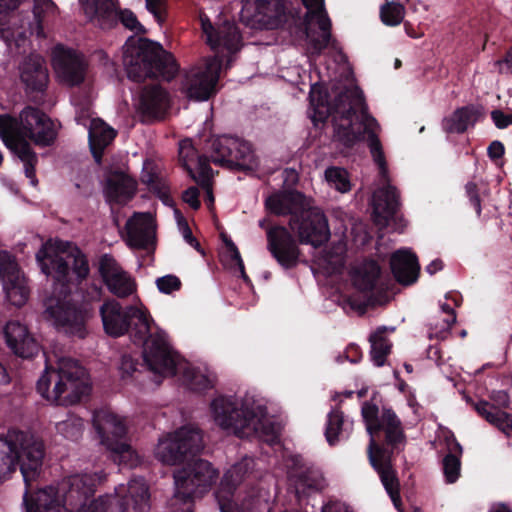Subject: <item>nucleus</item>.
<instances>
[{
    "instance_id": "obj_46",
    "label": "nucleus",
    "mask_w": 512,
    "mask_h": 512,
    "mask_svg": "<svg viewBox=\"0 0 512 512\" xmlns=\"http://www.w3.org/2000/svg\"><path fill=\"white\" fill-rule=\"evenodd\" d=\"M214 177L213 169L210 166L209 157L199 159V173L195 180L206 192L205 201L208 205L214 204V195L212 190V179Z\"/></svg>"
},
{
    "instance_id": "obj_41",
    "label": "nucleus",
    "mask_w": 512,
    "mask_h": 512,
    "mask_svg": "<svg viewBox=\"0 0 512 512\" xmlns=\"http://www.w3.org/2000/svg\"><path fill=\"white\" fill-rule=\"evenodd\" d=\"M251 463H252V461H250L248 459H244L243 461L233 465L232 468L225 473V475L221 481V485L227 486V493L229 495V498H227L225 501L219 499L218 492L216 493V497L218 499L219 507L221 506V504L225 505L226 512H228L227 511V503L230 502V498L233 496V493L236 490L237 486L241 483L244 476L251 469V467H250Z\"/></svg>"
},
{
    "instance_id": "obj_40",
    "label": "nucleus",
    "mask_w": 512,
    "mask_h": 512,
    "mask_svg": "<svg viewBox=\"0 0 512 512\" xmlns=\"http://www.w3.org/2000/svg\"><path fill=\"white\" fill-rule=\"evenodd\" d=\"M251 463H252V461H250L248 459H244L243 461L233 465L232 468L225 473V475L221 481V485L227 486V493L229 495V498H227L225 501L219 499L218 492L216 493V497L218 499L219 507L221 506V504L225 505L226 512H228L227 511V503L230 502V498L233 496V493L236 490L237 486L241 483L244 476L251 469V467H250Z\"/></svg>"
},
{
    "instance_id": "obj_43",
    "label": "nucleus",
    "mask_w": 512,
    "mask_h": 512,
    "mask_svg": "<svg viewBox=\"0 0 512 512\" xmlns=\"http://www.w3.org/2000/svg\"><path fill=\"white\" fill-rule=\"evenodd\" d=\"M386 327H379L369 337L371 343V359L377 367L385 364L387 356L391 352L392 344L386 337Z\"/></svg>"
},
{
    "instance_id": "obj_18",
    "label": "nucleus",
    "mask_w": 512,
    "mask_h": 512,
    "mask_svg": "<svg viewBox=\"0 0 512 512\" xmlns=\"http://www.w3.org/2000/svg\"><path fill=\"white\" fill-rule=\"evenodd\" d=\"M289 227L298 236L299 243L319 248L330 239L326 215L317 208L301 210L289 219Z\"/></svg>"
},
{
    "instance_id": "obj_48",
    "label": "nucleus",
    "mask_w": 512,
    "mask_h": 512,
    "mask_svg": "<svg viewBox=\"0 0 512 512\" xmlns=\"http://www.w3.org/2000/svg\"><path fill=\"white\" fill-rule=\"evenodd\" d=\"M141 181L160 197L167 194L165 183L153 167L144 166L141 173Z\"/></svg>"
},
{
    "instance_id": "obj_55",
    "label": "nucleus",
    "mask_w": 512,
    "mask_h": 512,
    "mask_svg": "<svg viewBox=\"0 0 512 512\" xmlns=\"http://www.w3.org/2000/svg\"><path fill=\"white\" fill-rule=\"evenodd\" d=\"M138 360L133 359L130 355H123L121 357L120 362V371L122 372V377H130L134 372L137 371Z\"/></svg>"
},
{
    "instance_id": "obj_60",
    "label": "nucleus",
    "mask_w": 512,
    "mask_h": 512,
    "mask_svg": "<svg viewBox=\"0 0 512 512\" xmlns=\"http://www.w3.org/2000/svg\"><path fill=\"white\" fill-rule=\"evenodd\" d=\"M165 0H146L147 10L154 15L157 20L161 19Z\"/></svg>"
},
{
    "instance_id": "obj_32",
    "label": "nucleus",
    "mask_w": 512,
    "mask_h": 512,
    "mask_svg": "<svg viewBox=\"0 0 512 512\" xmlns=\"http://www.w3.org/2000/svg\"><path fill=\"white\" fill-rule=\"evenodd\" d=\"M136 192V182L123 172H114L105 183L104 193L109 203L126 204Z\"/></svg>"
},
{
    "instance_id": "obj_35",
    "label": "nucleus",
    "mask_w": 512,
    "mask_h": 512,
    "mask_svg": "<svg viewBox=\"0 0 512 512\" xmlns=\"http://www.w3.org/2000/svg\"><path fill=\"white\" fill-rule=\"evenodd\" d=\"M350 275L356 289L361 292H371L375 289L380 278L381 267L376 260L367 259L354 267Z\"/></svg>"
},
{
    "instance_id": "obj_7",
    "label": "nucleus",
    "mask_w": 512,
    "mask_h": 512,
    "mask_svg": "<svg viewBox=\"0 0 512 512\" xmlns=\"http://www.w3.org/2000/svg\"><path fill=\"white\" fill-rule=\"evenodd\" d=\"M123 62L128 78L135 82L147 78L170 82L180 70L174 55L160 44L133 36L125 43Z\"/></svg>"
},
{
    "instance_id": "obj_50",
    "label": "nucleus",
    "mask_w": 512,
    "mask_h": 512,
    "mask_svg": "<svg viewBox=\"0 0 512 512\" xmlns=\"http://www.w3.org/2000/svg\"><path fill=\"white\" fill-rule=\"evenodd\" d=\"M185 377L189 387L194 391L203 392L212 388L210 379L199 371H187Z\"/></svg>"
},
{
    "instance_id": "obj_9",
    "label": "nucleus",
    "mask_w": 512,
    "mask_h": 512,
    "mask_svg": "<svg viewBox=\"0 0 512 512\" xmlns=\"http://www.w3.org/2000/svg\"><path fill=\"white\" fill-rule=\"evenodd\" d=\"M211 410L216 424L239 438L256 437L270 445L279 441L273 422L258 417L251 409L239 406L232 397H216L211 403Z\"/></svg>"
},
{
    "instance_id": "obj_54",
    "label": "nucleus",
    "mask_w": 512,
    "mask_h": 512,
    "mask_svg": "<svg viewBox=\"0 0 512 512\" xmlns=\"http://www.w3.org/2000/svg\"><path fill=\"white\" fill-rule=\"evenodd\" d=\"M221 239L226 248L225 256L229 258L230 262L235 263L237 261L242 260L240 252L235 243L232 241V239L226 234H221Z\"/></svg>"
},
{
    "instance_id": "obj_31",
    "label": "nucleus",
    "mask_w": 512,
    "mask_h": 512,
    "mask_svg": "<svg viewBox=\"0 0 512 512\" xmlns=\"http://www.w3.org/2000/svg\"><path fill=\"white\" fill-rule=\"evenodd\" d=\"M242 13L258 22L275 25L284 12L280 0H241Z\"/></svg>"
},
{
    "instance_id": "obj_52",
    "label": "nucleus",
    "mask_w": 512,
    "mask_h": 512,
    "mask_svg": "<svg viewBox=\"0 0 512 512\" xmlns=\"http://www.w3.org/2000/svg\"><path fill=\"white\" fill-rule=\"evenodd\" d=\"M464 188L465 195L468 198L470 205L474 208L477 217H480L482 214V200L479 194L478 185L473 181H469L465 184Z\"/></svg>"
},
{
    "instance_id": "obj_3",
    "label": "nucleus",
    "mask_w": 512,
    "mask_h": 512,
    "mask_svg": "<svg viewBox=\"0 0 512 512\" xmlns=\"http://www.w3.org/2000/svg\"><path fill=\"white\" fill-rule=\"evenodd\" d=\"M382 395L373 391L371 398L361 406V416L370 436L368 457L371 466L379 474L381 482L394 503L399 499V481L392 467L394 453L406 444V435L400 418L391 407L379 405Z\"/></svg>"
},
{
    "instance_id": "obj_56",
    "label": "nucleus",
    "mask_w": 512,
    "mask_h": 512,
    "mask_svg": "<svg viewBox=\"0 0 512 512\" xmlns=\"http://www.w3.org/2000/svg\"><path fill=\"white\" fill-rule=\"evenodd\" d=\"M199 190L197 187L192 186L187 188L182 195V199L185 203H187L192 209L198 210L201 206V202L199 200Z\"/></svg>"
},
{
    "instance_id": "obj_14",
    "label": "nucleus",
    "mask_w": 512,
    "mask_h": 512,
    "mask_svg": "<svg viewBox=\"0 0 512 512\" xmlns=\"http://www.w3.org/2000/svg\"><path fill=\"white\" fill-rule=\"evenodd\" d=\"M93 426L101 444L115 455V459L130 466L134 465L135 452L126 441V425L117 415L104 410L96 411L93 416Z\"/></svg>"
},
{
    "instance_id": "obj_34",
    "label": "nucleus",
    "mask_w": 512,
    "mask_h": 512,
    "mask_svg": "<svg viewBox=\"0 0 512 512\" xmlns=\"http://www.w3.org/2000/svg\"><path fill=\"white\" fill-rule=\"evenodd\" d=\"M481 116L482 111L479 107L473 104L462 106L442 120V129L448 134H463L468 127H473Z\"/></svg>"
},
{
    "instance_id": "obj_33",
    "label": "nucleus",
    "mask_w": 512,
    "mask_h": 512,
    "mask_svg": "<svg viewBox=\"0 0 512 512\" xmlns=\"http://www.w3.org/2000/svg\"><path fill=\"white\" fill-rule=\"evenodd\" d=\"M127 244L136 249H148L153 237L150 234V216L145 213H134L125 224Z\"/></svg>"
},
{
    "instance_id": "obj_23",
    "label": "nucleus",
    "mask_w": 512,
    "mask_h": 512,
    "mask_svg": "<svg viewBox=\"0 0 512 512\" xmlns=\"http://www.w3.org/2000/svg\"><path fill=\"white\" fill-rule=\"evenodd\" d=\"M200 24L207 43L213 50L222 48L232 55L241 49L242 36L234 22L224 21L221 25L214 27L209 17L201 14Z\"/></svg>"
},
{
    "instance_id": "obj_53",
    "label": "nucleus",
    "mask_w": 512,
    "mask_h": 512,
    "mask_svg": "<svg viewBox=\"0 0 512 512\" xmlns=\"http://www.w3.org/2000/svg\"><path fill=\"white\" fill-rule=\"evenodd\" d=\"M56 5L52 0H37L34 4L33 14L38 28L42 29V22L45 13H54Z\"/></svg>"
},
{
    "instance_id": "obj_19",
    "label": "nucleus",
    "mask_w": 512,
    "mask_h": 512,
    "mask_svg": "<svg viewBox=\"0 0 512 512\" xmlns=\"http://www.w3.org/2000/svg\"><path fill=\"white\" fill-rule=\"evenodd\" d=\"M221 60H207L202 66L191 68L183 80V88L188 98L196 101H206L216 93L219 80Z\"/></svg>"
},
{
    "instance_id": "obj_29",
    "label": "nucleus",
    "mask_w": 512,
    "mask_h": 512,
    "mask_svg": "<svg viewBox=\"0 0 512 512\" xmlns=\"http://www.w3.org/2000/svg\"><path fill=\"white\" fill-rule=\"evenodd\" d=\"M390 269L399 284L408 286L417 281L420 265L414 253L406 249H399L390 257Z\"/></svg>"
},
{
    "instance_id": "obj_13",
    "label": "nucleus",
    "mask_w": 512,
    "mask_h": 512,
    "mask_svg": "<svg viewBox=\"0 0 512 512\" xmlns=\"http://www.w3.org/2000/svg\"><path fill=\"white\" fill-rule=\"evenodd\" d=\"M210 162L231 171L253 172L259 166L252 145L239 137L220 135L211 140Z\"/></svg>"
},
{
    "instance_id": "obj_17",
    "label": "nucleus",
    "mask_w": 512,
    "mask_h": 512,
    "mask_svg": "<svg viewBox=\"0 0 512 512\" xmlns=\"http://www.w3.org/2000/svg\"><path fill=\"white\" fill-rule=\"evenodd\" d=\"M288 461V482L298 500L322 492L326 488L327 482L323 472L313 462L300 454L291 455Z\"/></svg>"
},
{
    "instance_id": "obj_24",
    "label": "nucleus",
    "mask_w": 512,
    "mask_h": 512,
    "mask_svg": "<svg viewBox=\"0 0 512 512\" xmlns=\"http://www.w3.org/2000/svg\"><path fill=\"white\" fill-rule=\"evenodd\" d=\"M98 271L108 290L118 298H126L135 291V282L112 255L103 254L100 257Z\"/></svg>"
},
{
    "instance_id": "obj_49",
    "label": "nucleus",
    "mask_w": 512,
    "mask_h": 512,
    "mask_svg": "<svg viewBox=\"0 0 512 512\" xmlns=\"http://www.w3.org/2000/svg\"><path fill=\"white\" fill-rule=\"evenodd\" d=\"M326 180L334 185V187L342 192H348L351 189L350 181L347 176V172L343 168L339 167H328L325 171Z\"/></svg>"
},
{
    "instance_id": "obj_37",
    "label": "nucleus",
    "mask_w": 512,
    "mask_h": 512,
    "mask_svg": "<svg viewBox=\"0 0 512 512\" xmlns=\"http://www.w3.org/2000/svg\"><path fill=\"white\" fill-rule=\"evenodd\" d=\"M303 194L297 191L272 194L265 200V207L278 216L296 215L295 209L302 204Z\"/></svg>"
},
{
    "instance_id": "obj_25",
    "label": "nucleus",
    "mask_w": 512,
    "mask_h": 512,
    "mask_svg": "<svg viewBox=\"0 0 512 512\" xmlns=\"http://www.w3.org/2000/svg\"><path fill=\"white\" fill-rule=\"evenodd\" d=\"M20 81L27 95L43 94L48 86L49 72L43 56L31 53L19 65Z\"/></svg>"
},
{
    "instance_id": "obj_38",
    "label": "nucleus",
    "mask_w": 512,
    "mask_h": 512,
    "mask_svg": "<svg viewBox=\"0 0 512 512\" xmlns=\"http://www.w3.org/2000/svg\"><path fill=\"white\" fill-rule=\"evenodd\" d=\"M477 413L497 427L506 436H512V414L499 410L495 405L481 400L475 405Z\"/></svg>"
},
{
    "instance_id": "obj_20",
    "label": "nucleus",
    "mask_w": 512,
    "mask_h": 512,
    "mask_svg": "<svg viewBox=\"0 0 512 512\" xmlns=\"http://www.w3.org/2000/svg\"><path fill=\"white\" fill-rule=\"evenodd\" d=\"M267 250L285 270L295 268L299 263L301 250L291 232L284 226L274 225L266 229Z\"/></svg>"
},
{
    "instance_id": "obj_27",
    "label": "nucleus",
    "mask_w": 512,
    "mask_h": 512,
    "mask_svg": "<svg viewBox=\"0 0 512 512\" xmlns=\"http://www.w3.org/2000/svg\"><path fill=\"white\" fill-rule=\"evenodd\" d=\"M8 348L18 357L32 359L39 353L40 346L28 328L18 321H9L3 329Z\"/></svg>"
},
{
    "instance_id": "obj_64",
    "label": "nucleus",
    "mask_w": 512,
    "mask_h": 512,
    "mask_svg": "<svg viewBox=\"0 0 512 512\" xmlns=\"http://www.w3.org/2000/svg\"><path fill=\"white\" fill-rule=\"evenodd\" d=\"M441 309L444 313L447 314V318L444 319V322L448 327H451L456 323V313L455 310L447 303L441 305Z\"/></svg>"
},
{
    "instance_id": "obj_58",
    "label": "nucleus",
    "mask_w": 512,
    "mask_h": 512,
    "mask_svg": "<svg viewBox=\"0 0 512 512\" xmlns=\"http://www.w3.org/2000/svg\"><path fill=\"white\" fill-rule=\"evenodd\" d=\"M505 154V147L501 141H492L487 148V155L492 161L501 159Z\"/></svg>"
},
{
    "instance_id": "obj_6",
    "label": "nucleus",
    "mask_w": 512,
    "mask_h": 512,
    "mask_svg": "<svg viewBox=\"0 0 512 512\" xmlns=\"http://www.w3.org/2000/svg\"><path fill=\"white\" fill-rule=\"evenodd\" d=\"M56 138L57 131L53 121L39 108L26 106L18 117L0 115V139L23 162L25 176L34 186L38 183V157L27 139L37 146L48 147L54 144Z\"/></svg>"
},
{
    "instance_id": "obj_16",
    "label": "nucleus",
    "mask_w": 512,
    "mask_h": 512,
    "mask_svg": "<svg viewBox=\"0 0 512 512\" xmlns=\"http://www.w3.org/2000/svg\"><path fill=\"white\" fill-rule=\"evenodd\" d=\"M306 13L300 23L312 51L320 55L331 40V20L325 10L324 0H301Z\"/></svg>"
},
{
    "instance_id": "obj_15",
    "label": "nucleus",
    "mask_w": 512,
    "mask_h": 512,
    "mask_svg": "<svg viewBox=\"0 0 512 512\" xmlns=\"http://www.w3.org/2000/svg\"><path fill=\"white\" fill-rule=\"evenodd\" d=\"M204 448L200 429L181 427L170 439L161 441L156 449L157 458L168 465L187 463Z\"/></svg>"
},
{
    "instance_id": "obj_57",
    "label": "nucleus",
    "mask_w": 512,
    "mask_h": 512,
    "mask_svg": "<svg viewBox=\"0 0 512 512\" xmlns=\"http://www.w3.org/2000/svg\"><path fill=\"white\" fill-rule=\"evenodd\" d=\"M491 118L498 129H505L512 124V113L505 114L499 109H495L491 112Z\"/></svg>"
},
{
    "instance_id": "obj_4",
    "label": "nucleus",
    "mask_w": 512,
    "mask_h": 512,
    "mask_svg": "<svg viewBox=\"0 0 512 512\" xmlns=\"http://www.w3.org/2000/svg\"><path fill=\"white\" fill-rule=\"evenodd\" d=\"M104 331L112 337H120L131 330L133 342L143 346V361L155 374H176V361L165 340L153 336L154 323L147 311L136 306L123 307L118 301H105L100 307Z\"/></svg>"
},
{
    "instance_id": "obj_42",
    "label": "nucleus",
    "mask_w": 512,
    "mask_h": 512,
    "mask_svg": "<svg viewBox=\"0 0 512 512\" xmlns=\"http://www.w3.org/2000/svg\"><path fill=\"white\" fill-rule=\"evenodd\" d=\"M203 157L207 156L200 155L198 153L197 149L193 146L191 139H183L179 142V163L193 180H197L199 173V159Z\"/></svg>"
},
{
    "instance_id": "obj_22",
    "label": "nucleus",
    "mask_w": 512,
    "mask_h": 512,
    "mask_svg": "<svg viewBox=\"0 0 512 512\" xmlns=\"http://www.w3.org/2000/svg\"><path fill=\"white\" fill-rule=\"evenodd\" d=\"M93 8L94 20L103 30L111 29L121 22L125 28L137 35L146 33L136 15L129 9L118 10L113 0H94Z\"/></svg>"
},
{
    "instance_id": "obj_51",
    "label": "nucleus",
    "mask_w": 512,
    "mask_h": 512,
    "mask_svg": "<svg viewBox=\"0 0 512 512\" xmlns=\"http://www.w3.org/2000/svg\"><path fill=\"white\" fill-rule=\"evenodd\" d=\"M156 286L161 293L171 294L174 291L180 290L182 283L177 276L169 274L157 278Z\"/></svg>"
},
{
    "instance_id": "obj_63",
    "label": "nucleus",
    "mask_w": 512,
    "mask_h": 512,
    "mask_svg": "<svg viewBox=\"0 0 512 512\" xmlns=\"http://www.w3.org/2000/svg\"><path fill=\"white\" fill-rule=\"evenodd\" d=\"M345 355H346V358L351 363H357L360 361V359L362 357V351L359 346H357L355 344H350L346 348Z\"/></svg>"
},
{
    "instance_id": "obj_44",
    "label": "nucleus",
    "mask_w": 512,
    "mask_h": 512,
    "mask_svg": "<svg viewBox=\"0 0 512 512\" xmlns=\"http://www.w3.org/2000/svg\"><path fill=\"white\" fill-rule=\"evenodd\" d=\"M346 430L347 422L344 413L338 408L332 409L327 415L324 433L328 444L335 446Z\"/></svg>"
},
{
    "instance_id": "obj_21",
    "label": "nucleus",
    "mask_w": 512,
    "mask_h": 512,
    "mask_svg": "<svg viewBox=\"0 0 512 512\" xmlns=\"http://www.w3.org/2000/svg\"><path fill=\"white\" fill-rule=\"evenodd\" d=\"M0 278L7 300L22 307L28 300L29 289L15 258L7 251L0 252Z\"/></svg>"
},
{
    "instance_id": "obj_30",
    "label": "nucleus",
    "mask_w": 512,
    "mask_h": 512,
    "mask_svg": "<svg viewBox=\"0 0 512 512\" xmlns=\"http://www.w3.org/2000/svg\"><path fill=\"white\" fill-rule=\"evenodd\" d=\"M56 70L62 82L69 86H78L85 79L86 65L75 51L63 50L57 57Z\"/></svg>"
},
{
    "instance_id": "obj_12",
    "label": "nucleus",
    "mask_w": 512,
    "mask_h": 512,
    "mask_svg": "<svg viewBox=\"0 0 512 512\" xmlns=\"http://www.w3.org/2000/svg\"><path fill=\"white\" fill-rule=\"evenodd\" d=\"M68 258L70 261L56 253L48 252L44 247L36 254L42 272L52 276L55 282L61 285V292L65 293H71L70 285L74 281L81 283L90 272L88 259L79 248L71 251Z\"/></svg>"
},
{
    "instance_id": "obj_47",
    "label": "nucleus",
    "mask_w": 512,
    "mask_h": 512,
    "mask_svg": "<svg viewBox=\"0 0 512 512\" xmlns=\"http://www.w3.org/2000/svg\"><path fill=\"white\" fill-rule=\"evenodd\" d=\"M405 7L399 2H387L381 6L380 18L387 26H397L404 18Z\"/></svg>"
},
{
    "instance_id": "obj_8",
    "label": "nucleus",
    "mask_w": 512,
    "mask_h": 512,
    "mask_svg": "<svg viewBox=\"0 0 512 512\" xmlns=\"http://www.w3.org/2000/svg\"><path fill=\"white\" fill-rule=\"evenodd\" d=\"M37 392L58 406H70L89 395L86 369L73 359H61L57 368L47 367L37 381Z\"/></svg>"
},
{
    "instance_id": "obj_28",
    "label": "nucleus",
    "mask_w": 512,
    "mask_h": 512,
    "mask_svg": "<svg viewBox=\"0 0 512 512\" xmlns=\"http://www.w3.org/2000/svg\"><path fill=\"white\" fill-rule=\"evenodd\" d=\"M400 208V194L397 188L387 184L373 194V214L375 222L388 226L390 222H397V213Z\"/></svg>"
},
{
    "instance_id": "obj_5",
    "label": "nucleus",
    "mask_w": 512,
    "mask_h": 512,
    "mask_svg": "<svg viewBox=\"0 0 512 512\" xmlns=\"http://www.w3.org/2000/svg\"><path fill=\"white\" fill-rule=\"evenodd\" d=\"M100 481L97 473L75 474L61 484L62 504L66 512H129L144 511L148 507L149 489L143 478L131 479L127 488L119 487L114 495L94 499Z\"/></svg>"
},
{
    "instance_id": "obj_62",
    "label": "nucleus",
    "mask_w": 512,
    "mask_h": 512,
    "mask_svg": "<svg viewBox=\"0 0 512 512\" xmlns=\"http://www.w3.org/2000/svg\"><path fill=\"white\" fill-rule=\"evenodd\" d=\"M322 512H351L341 501H329L322 507Z\"/></svg>"
},
{
    "instance_id": "obj_10",
    "label": "nucleus",
    "mask_w": 512,
    "mask_h": 512,
    "mask_svg": "<svg viewBox=\"0 0 512 512\" xmlns=\"http://www.w3.org/2000/svg\"><path fill=\"white\" fill-rule=\"evenodd\" d=\"M218 471L201 458H191L174 473L175 492L170 506L173 512H194V500L216 483Z\"/></svg>"
},
{
    "instance_id": "obj_11",
    "label": "nucleus",
    "mask_w": 512,
    "mask_h": 512,
    "mask_svg": "<svg viewBox=\"0 0 512 512\" xmlns=\"http://www.w3.org/2000/svg\"><path fill=\"white\" fill-rule=\"evenodd\" d=\"M44 300V314L53 322L55 328L68 336L84 339L88 334L87 323L93 316V310L87 303H78L71 293L60 291Z\"/></svg>"
},
{
    "instance_id": "obj_1",
    "label": "nucleus",
    "mask_w": 512,
    "mask_h": 512,
    "mask_svg": "<svg viewBox=\"0 0 512 512\" xmlns=\"http://www.w3.org/2000/svg\"><path fill=\"white\" fill-rule=\"evenodd\" d=\"M45 446L31 431L10 428L0 434V483L7 480L17 468L23 476L26 512H60L61 486H48L34 493V482L42 472Z\"/></svg>"
},
{
    "instance_id": "obj_59",
    "label": "nucleus",
    "mask_w": 512,
    "mask_h": 512,
    "mask_svg": "<svg viewBox=\"0 0 512 512\" xmlns=\"http://www.w3.org/2000/svg\"><path fill=\"white\" fill-rule=\"evenodd\" d=\"M495 65L499 67L500 72L512 73V44L504 58L497 60Z\"/></svg>"
},
{
    "instance_id": "obj_61",
    "label": "nucleus",
    "mask_w": 512,
    "mask_h": 512,
    "mask_svg": "<svg viewBox=\"0 0 512 512\" xmlns=\"http://www.w3.org/2000/svg\"><path fill=\"white\" fill-rule=\"evenodd\" d=\"M182 235L184 240L195 250L198 252L204 254V251L201 249V245L199 241L193 236L192 230L189 226H186V228L182 231Z\"/></svg>"
},
{
    "instance_id": "obj_45",
    "label": "nucleus",
    "mask_w": 512,
    "mask_h": 512,
    "mask_svg": "<svg viewBox=\"0 0 512 512\" xmlns=\"http://www.w3.org/2000/svg\"><path fill=\"white\" fill-rule=\"evenodd\" d=\"M56 430L66 439L76 442L82 437L84 423L82 418L69 414L65 420L56 424Z\"/></svg>"
},
{
    "instance_id": "obj_2",
    "label": "nucleus",
    "mask_w": 512,
    "mask_h": 512,
    "mask_svg": "<svg viewBox=\"0 0 512 512\" xmlns=\"http://www.w3.org/2000/svg\"><path fill=\"white\" fill-rule=\"evenodd\" d=\"M310 103L319 120L324 121L328 116L332 117L334 126V138L346 148H352L357 142L367 135L373 161L377 164L380 174L387 175V162L383 151L382 143L377 133L371 128V124L378 125L375 118L364 113L366 123H358V110L364 106L362 91L355 88H346L338 93L332 102H329L327 92L311 87Z\"/></svg>"
},
{
    "instance_id": "obj_36",
    "label": "nucleus",
    "mask_w": 512,
    "mask_h": 512,
    "mask_svg": "<svg viewBox=\"0 0 512 512\" xmlns=\"http://www.w3.org/2000/svg\"><path fill=\"white\" fill-rule=\"evenodd\" d=\"M116 137V131L100 119H94L89 129L90 150L97 162H100L105 148Z\"/></svg>"
},
{
    "instance_id": "obj_26",
    "label": "nucleus",
    "mask_w": 512,
    "mask_h": 512,
    "mask_svg": "<svg viewBox=\"0 0 512 512\" xmlns=\"http://www.w3.org/2000/svg\"><path fill=\"white\" fill-rule=\"evenodd\" d=\"M169 107L170 96L163 87L154 84L142 88L138 104L141 122L150 123L163 119Z\"/></svg>"
},
{
    "instance_id": "obj_39",
    "label": "nucleus",
    "mask_w": 512,
    "mask_h": 512,
    "mask_svg": "<svg viewBox=\"0 0 512 512\" xmlns=\"http://www.w3.org/2000/svg\"><path fill=\"white\" fill-rule=\"evenodd\" d=\"M447 449L448 453L442 461L443 474L446 482L452 484L460 477L463 449L454 437H452V439H447Z\"/></svg>"
}]
</instances>
